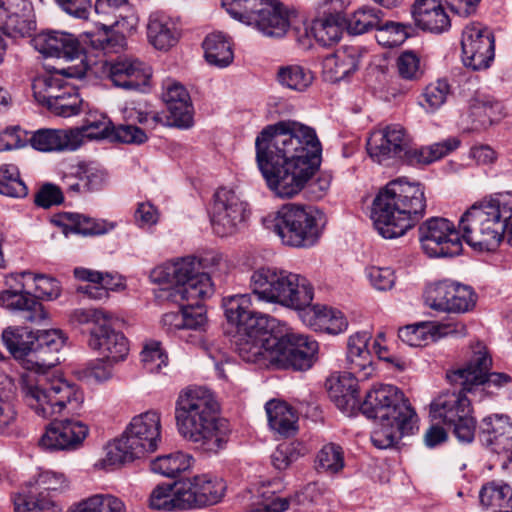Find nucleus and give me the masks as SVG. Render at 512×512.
Wrapping results in <instances>:
<instances>
[{
	"label": "nucleus",
	"instance_id": "obj_12",
	"mask_svg": "<svg viewBox=\"0 0 512 512\" xmlns=\"http://www.w3.org/2000/svg\"><path fill=\"white\" fill-rule=\"evenodd\" d=\"M221 258L215 255L206 256L200 260L195 257H185L174 262L175 286L169 292L168 300L173 303L189 300H204L213 292L211 276L199 269L208 268L209 264H219Z\"/></svg>",
	"mask_w": 512,
	"mask_h": 512
},
{
	"label": "nucleus",
	"instance_id": "obj_62",
	"mask_svg": "<svg viewBox=\"0 0 512 512\" xmlns=\"http://www.w3.org/2000/svg\"><path fill=\"white\" fill-rule=\"evenodd\" d=\"M376 30L378 43L385 47H396L403 43L407 37L405 27L397 22L380 23Z\"/></svg>",
	"mask_w": 512,
	"mask_h": 512
},
{
	"label": "nucleus",
	"instance_id": "obj_23",
	"mask_svg": "<svg viewBox=\"0 0 512 512\" xmlns=\"http://www.w3.org/2000/svg\"><path fill=\"white\" fill-rule=\"evenodd\" d=\"M36 30L30 0H0V31L12 39L30 38Z\"/></svg>",
	"mask_w": 512,
	"mask_h": 512
},
{
	"label": "nucleus",
	"instance_id": "obj_31",
	"mask_svg": "<svg viewBox=\"0 0 512 512\" xmlns=\"http://www.w3.org/2000/svg\"><path fill=\"white\" fill-rule=\"evenodd\" d=\"M106 181L105 171L92 163H80L63 177L67 192L73 196L99 191Z\"/></svg>",
	"mask_w": 512,
	"mask_h": 512
},
{
	"label": "nucleus",
	"instance_id": "obj_25",
	"mask_svg": "<svg viewBox=\"0 0 512 512\" xmlns=\"http://www.w3.org/2000/svg\"><path fill=\"white\" fill-rule=\"evenodd\" d=\"M479 439L484 446L497 454L512 455V423L507 415L494 414L482 419Z\"/></svg>",
	"mask_w": 512,
	"mask_h": 512
},
{
	"label": "nucleus",
	"instance_id": "obj_32",
	"mask_svg": "<svg viewBox=\"0 0 512 512\" xmlns=\"http://www.w3.org/2000/svg\"><path fill=\"white\" fill-rule=\"evenodd\" d=\"M31 146L39 151L76 150L81 145L78 130L44 128L35 131L30 138Z\"/></svg>",
	"mask_w": 512,
	"mask_h": 512
},
{
	"label": "nucleus",
	"instance_id": "obj_63",
	"mask_svg": "<svg viewBox=\"0 0 512 512\" xmlns=\"http://www.w3.org/2000/svg\"><path fill=\"white\" fill-rule=\"evenodd\" d=\"M399 76L406 80H417L423 74L420 57L412 50L400 53L396 61Z\"/></svg>",
	"mask_w": 512,
	"mask_h": 512
},
{
	"label": "nucleus",
	"instance_id": "obj_52",
	"mask_svg": "<svg viewBox=\"0 0 512 512\" xmlns=\"http://www.w3.org/2000/svg\"><path fill=\"white\" fill-rule=\"evenodd\" d=\"M35 348L34 353L37 355L38 361H41V357H44L47 362H53V368L58 370L61 374V370L56 367L55 363L58 361L57 358L49 360L46 355L51 352H57L64 344L65 339L62 332L56 329L38 331L35 334Z\"/></svg>",
	"mask_w": 512,
	"mask_h": 512
},
{
	"label": "nucleus",
	"instance_id": "obj_17",
	"mask_svg": "<svg viewBox=\"0 0 512 512\" xmlns=\"http://www.w3.org/2000/svg\"><path fill=\"white\" fill-rule=\"evenodd\" d=\"M371 333L359 331L351 335L347 343L349 370L333 371L326 379V384H344L345 382H364L372 378L375 372L368 348Z\"/></svg>",
	"mask_w": 512,
	"mask_h": 512
},
{
	"label": "nucleus",
	"instance_id": "obj_58",
	"mask_svg": "<svg viewBox=\"0 0 512 512\" xmlns=\"http://www.w3.org/2000/svg\"><path fill=\"white\" fill-rule=\"evenodd\" d=\"M82 99L74 86L64 88V94L47 107L55 115L71 117L78 115L82 108Z\"/></svg>",
	"mask_w": 512,
	"mask_h": 512
},
{
	"label": "nucleus",
	"instance_id": "obj_40",
	"mask_svg": "<svg viewBox=\"0 0 512 512\" xmlns=\"http://www.w3.org/2000/svg\"><path fill=\"white\" fill-rule=\"evenodd\" d=\"M181 480L173 484H159L149 496V507L164 512L187 510Z\"/></svg>",
	"mask_w": 512,
	"mask_h": 512
},
{
	"label": "nucleus",
	"instance_id": "obj_38",
	"mask_svg": "<svg viewBox=\"0 0 512 512\" xmlns=\"http://www.w3.org/2000/svg\"><path fill=\"white\" fill-rule=\"evenodd\" d=\"M269 427L281 436L294 435L298 429V417L286 402L271 399L265 404Z\"/></svg>",
	"mask_w": 512,
	"mask_h": 512
},
{
	"label": "nucleus",
	"instance_id": "obj_20",
	"mask_svg": "<svg viewBox=\"0 0 512 512\" xmlns=\"http://www.w3.org/2000/svg\"><path fill=\"white\" fill-rule=\"evenodd\" d=\"M461 46L463 63L473 70L488 68L494 58L493 33L481 23H471L464 28Z\"/></svg>",
	"mask_w": 512,
	"mask_h": 512
},
{
	"label": "nucleus",
	"instance_id": "obj_27",
	"mask_svg": "<svg viewBox=\"0 0 512 512\" xmlns=\"http://www.w3.org/2000/svg\"><path fill=\"white\" fill-rule=\"evenodd\" d=\"M31 45L47 57L66 60H74L83 52L78 39L73 34L62 31L41 32L31 39Z\"/></svg>",
	"mask_w": 512,
	"mask_h": 512
},
{
	"label": "nucleus",
	"instance_id": "obj_3",
	"mask_svg": "<svg viewBox=\"0 0 512 512\" xmlns=\"http://www.w3.org/2000/svg\"><path fill=\"white\" fill-rule=\"evenodd\" d=\"M329 397L347 416L361 412L378 422L371 434L373 445L387 449L418 429V416L397 386H374L360 399L358 386H329Z\"/></svg>",
	"mask_w": 512,
	"mask_h": 512
},
{
	"label": "nucleus",
	"instance_id": "obj_39",
	"mask_svg": "<svg viewBox=\"0 0 512 512\" xmlns=\"http://www.w3.org/2000/svg\"><path fill=\"white\" fill-rule=\"evenodd\" d=\"M459 144L460 141L457 138H448L444 141L420 148H411L409 144L401 160L413 166L428 165L454 151Z\"/></svg>",
	"mask_w": 512,
	"mask_h": 512
},
{
	"label": "nucleus",
	"instance_id": "obj_46",
	"mask_svg": "<svg viewBox=\"0 0 512 512\" xmlns=\"http://www.w3.org/2000/svg\"><path fill=\"white\" fill-rule=\"evenodd\" d=\"M72 86L63 78L55 75L37 77L32 83L35 100L49 107L64 94V88Z\"/></svg>",
	"mask_w": 512,
	"mask_h": 512
},
{
	"label": "nucleus",
	"instance_id": "obj_5",
	"mask_svg": "<svg viewBox=\"0 0 512 512\" xmlns=\"http://www.w3.org/2000/svg\"><path fill=\"white\" fill-rule=\"evenodd\" d=\"M425 208L421 184L398 178L387 183L373 200L371 219L383 238L394 239L413 228L423 217Z\"/></svg>",
	"mask_w": 512,
	"mask_h": 512
},
{
	"label": "nucleus",
	"instance_id": "obj_33",
	"mask_svg": "<svg viewBox=\"0 0 512 512\" xmlns=\"http://www.w3.org/2000/svg\"><path fill=\"white\" fill-rule=\"evenodd\" d=\"M415 24L431 33H442L450 28V18L438 0H416L412 7Z\"/></svg>",
	"mask_w": 512,
	"mask_h": 512
},
{
	"label": "nucleus",
	"instance_id": "obj_53",
	"mask_svg": "<svg viewBox=\"0 0 512 512\" xmlns=\"http://www.w3.org/2000/svg\"><path fill=\"white\" fill-rule=\"evenodd\" d=\"M0 194L11 198H24L28 194L18 168L13 164L0 167Z\"/></svg>",
	"mask_w": 512,
	"mask_h": 512
},
{
	"label": "nucleus",
	"instance_id": "obj_59",
	"mask_svg": "<svg viewBox=\"0 0 512 512\" xmlns=\"http://www.w3.org/2000/svg\"><path fill=\"white\" fill-rule=\"evenodd\" d=\"M72 373L76 381L87 383L109 381L112 377L111 368L102 360H95L79 366Z\"/></svg>",
	"mask_w": 512,
	"mask_h": 512
},
{
	"label": "nucleus",
	"instance_id": "obj_19",
	"mask_svg": "<svg viewBox=\"0 0 512 512\" xmlns=\"http://www.w3.org/2000/svg\"><path fill=\"white\" fill-rule=\"evenodd\" d=\"M89 426L75 418L55 419L46 427L39 445L51 451H76L83 447Z\"/></svg>",
	"mask_w": 512,
	"mask_h": 512
},
{
	"label": "nucleus",
	"instance_id": "obj_49",
	"mask_svg": "<svg viewBox=\"0 0 512 512\" xmlns=\"http://www.w3.org/2000/svg\"><path fill=\"white\" fill-rule=\"evenodd\" d=\"M481 504L486 508L512 509V488L502 482L484 485L479 494Z\"/></svg>",
	"mask_w": 512,
	"mask_h": 512
},
{
	"label": "nucleus",
	"instance_id": "obj_37",
	"mask_svg": "<svg viewBox=\"0 0 512 512\" xmlns=\"http://www.w3.org/2000/svg\"><path fill=\"white\" fill-rule=\"evenodd\" d=\"M0 306L11 311L24 312V319L39 323L46 318L42 304L30 292H0Z\"/></svg>",
	"mask_w": 512,
	"mask_h": 512
},
{
	"label": "nucleus",
	"instance_id": "obj_42",
	"mask_svg": "<svg viewBox=\"0 0 512 512\" xmlns=\"http://www.w3.org/2000/svg\"><path fill=\"white\" fill-rule=\"evenodd\" d=\"M204 55L211 65L223 68L230 65L234 54L230 38L222 32H213L203 41Z\"/></svg>",
	"mask_w": 512,
	"mask_h": 512
},
{
	"label": "nucleus",
	"instance_id": "obj_4",
	"mask_svg": "<svg viewBox=\"0 0 512 512\" xmlns=\"http://www.w3.org/2000/svg\"><path fill=\"white\" fill-rule=\"evenodd\" d=\"M220 404L207 386H187L175 402L179 434L202 452L217 454L229 440L227 421L219 417Z\"/></svg>",
	"mask_w": 512,
	"mask_h": 512
},
{
	"label": "nucleus",
	"instance_id": "obj_15",
	"mask_svg": "<svg viewBox=\"0 0 512 512\" xmlns=\"http://www.w3.org/2000/svg\"><path fill=\"white\" fill-rule=\"evenodd\" d=\"M249 216L248 204L230 189L220 188L214 194L210 211L213 231L220 237L231 236L240 231Z\"/></svg>",
	"mask_w": 512,
	"mask_h": 512
},
{
	"label": "nucleus",
	"instance_id": "obj_61",
	"mask_svg": "<svg viewBox=\"0 0 512 512\" xmlns=\"http://www.w3.org/2000/svg\"><path fill=\"white\" fill-rule=\"evenodd\" d=\"M305 447L300 443H282L277 446L271 455L273 466L278 470H284L296 461L301 455H304Z\"/></svg>",
	"mask_w": 512,
	"mask_h": 512
},
{
	"label": "nucleus",
	"instance_id": "obj_48",
	"mask_svg": "<svg viewBox=\"0 0 512 512\" xmlns=\"http://www.w3.org/2000/svg\"><path fill=\"white\" fill-rule=\"evenodd\" d=\"M344 467V451L340 445L327 443L318 451L315 459V468L319 473L336 475Z\"/></svg>",
	"mask_w": 512,
	"mask_h": 512
},
{
	"label": "nucleus",
	"instance_id": "obj_29",
	"mask_svg": "<svg viewBox=\"0 0 512 512\" xmlns=\"http://www.w3.org/2000/svg\"><path fill=\"white\" fill-rule=\"evenodd\" d=\"M88 344L91 349L112 362L123 361L129 353L127 338L123 333L112 329L110 323L91 328Z\"/></svg>",
	"mask_w": 512,
	"mask_h": 512
},
{
	"label": "nucleus",
	"instance_id": "obj_10",
	"mask_svg": "<svg viewBox=\"0 0 512 512\" xmlns=\"http://www.w3.org/2000/svg\"><path fill=\"white\" fill-rule=\"evenodd\" d=\"M235 20L269 37H282L290 27L289 14L279 0H222Z\"/></svg>",
	"mask_w": 512,
	"mask_h": 512
},
{
	"label": "nucleus",
	"instance_id": "obj_6",
	"mask_svg": "<svg viewBox=\"0 0 512 512\" xmlns=\"http://www.w3.org/2000/svg\"><path fill=\"white\" fill-rule=\"evenodd\" d=\"M512 219V193L497 194L488 201L473 205L459 221L464 240L474 250L493 251L507 232Z\"/></svg>",
	"mask_w": 512,
	"mask_h": 512
},
{
	"label": "nucleus",
	"instance_id": "obj_16",
	"mask_svg": "<svg viewBox=\"0 0 512 512\" xmlns=\"http://www.w3.org/2000/svg\"><path fill=\"white\" fill-rule=\"evenodd\" d=\"M419 240L429 257H453L462 251L460 233L446 218L432 217L422 223Z\"/></svg>",
	"mask_w": 512,
	"mask_h": 512
},
{
	"label": "nucleus",
	"instance_id": "obj_54",
	"mask_svg": "<svg viewBox=\"0 0 512 512\" xmlns=\"http://www.w3.org/2000/svg\"><path fill=\"white\" fill-rule=\"evenodd\" d=\"M344 22L334 18L317 17L312 24L315 39L324 46L338 42L342 36Z\"/></svg>",
	"mask_w": 512,
	"mask_h": 512
},
{
	"label": "nucleus",
	"instance_id": "obj_7",
	"mask_svg": "<svg viewBox=\"0 0 512 512\" xmlns=\"http://www.w3.org/2000/svg\"><path fill=\"white\" fill-rule=\"evenodd\" d=\"M160 438L161 420L157 412L134 416L123 435L108 446L105 458L97 466L108 469L141 458L157 449Z\"/></svg>",
	"mask_w": 512,
	"mask_h": 512
},
{
	"label": "nucleus",
	"instance_id": "obj_26",
	"mask_svg": "<svg viewBox=\"0 0 512 512\" xmlns=\"http://www.w3.org/2000/svg\"><path fill=\"white\" fill-rule=\"evenodd\" d=\"M280 279L274 304L295 310H303L311 304L314 290L305 277L284 270Z\"/></svg>",
	"mask_w": 512,
	"mask_h": 512
},
{
	"label": "nucleus",
	"instance_id": "obj_41",
	"mask_svg": "<svg viewBox=\"0 0 512 512\" xmlns=\"http://www.w3.org/2000/svg\"><path fill=\"white\" fill-rule=\"evenodd\" d=\"M15 512H61V506L49 493L25 488L13 498Z\"/></svg>",
	"mask_w": 512,
	"mask_h": 512
},
{
	"label": "nucleus",
	"instance_id": "obj_2",
	"mask_svg": "<svg viewBox=\"0 0 512 512\" xmlns=\"http://www.w3.org/2000/svg\"><path fill=\"white\" fill-rule=\"evenodd\" d=\"M257 165L268 188L279 198H292L307 185L313 199L330 189L332 175L321 172L322 146L313 128L280 121L263 129L255 141Z\"/></svg>",
	"mask_w": 512,
	"mask_h": 512
},
{
	"label": "nucleus",
	"instance_id": "obj_11",
	"mask_svg": "<svg viewBox=\"0 0 512 512\" xmlns=\"http://www.w3.org/2000/svg\"><path fill=\"white\" fill-rule=\"evenodd\" d=\"M35 334L25 327H8L2 333V340L15 359L21 360L26 373L23 375L26 383L46 382L64 384L63 374L53 368V362H47L44 357L38 361L34 353Z\"/></svg>",
	"mask_w": 512,
	"mask_h": 512
},
{
	"label": "nucleus",
	"instance_id": "obj_56",
	"mask_svg": "<svg viewBox=\"0 0 512 512\" xmlns=\"http://www.w3.org/2000/svg\"><path fill=\"white\" fill-rule=\"evenodd\" d=\"M67 485L68 482L63 473L45 470L39 471L31 477L24 486L25 488L44 491V493L50 494V492L64 489Z\"/></svg>",
	"mask_w": 512,
	"mask_h": 512
},
{
	"label": "nucleus",
	"instance_id": "obj_8",
	"mask_svg": "<svg viewBox=\"0 0 512 512\" xmlns=\"http://www.w3.org/2000/svg\"><path fill=\"white\" fill-rule=\"evenodd\" d=\"M488 397L484 386H462L446 390L430 404V416L453 428L456 438L463 443L474 439L476 423L471 416V405Z\"/></svg>",
	"mask_w": 512,
	"mask_h": 512
},
{
	"label": "nucleus",
	"instance_id": "obj_60",
	"mask_svg": "<svg viewBox=\"0 0 512 512\" xmlns=\"http://www.w3.org/2000/svg\"><path fill=\"white\" fill-rule=\"evenodd\" d=\"M202 300L180 301L177 303L183 313L184 329L203 330L207 324L206 311L200 304Z\"/></svg>",
	"mask_w": 512,
	"mask_h": 512
},
{
	"label": "nucleus",
	"instance_id": "obj_47",
	"mask_svg": "<svg viewBox=\"0 0 512 512\" xmlns=\"http://www.w3.org/2000/svg\"><path fill=\"white\" fill-rule=\"evenodd\" d=\"M192 461L193 458L189 454L175 452L157 457L151 461L150 468L154 473L174 478L188 470L191 467Z\"/></svg>",
	"mask_w": 512,
	"mask_h": 512
},
{
	"label": "nucleus",
	"instance_id": "obj_43",
	"mask_svg": "<svg viewBox=\"0 0 512 512\" xmlns=\"http://www.w3.org/2000/svg\"><path fill=\"white\" fill-rule=\"evenodd\" d=\"M62 221L67 231L84 236L105 234L115 228L113 222L91 218L79 213H64Z\"/></svg>",
	"mask_w": 512,
	"mask_h": 512
},
{
	"label": "nucleus",
	"instance_id": "obj_30",
	"mask_svg": "<svg viewBox=\"0 0 512 512\" xmlns=\"http://www.w3.org/2000/svg\"><path fill=\"white\" fill-rule=\"evenodd\" d=\"M162 98L175 127L186 129L192 126L193 106L190 95L182 84L170 80L165 82Z\"/></svg>",
	"mask_w": 512,
	"mask_h": 512
},
{
	"label": "nucleus",
	"instance_id": "obj_36",
	"mask_svg": "<svg viewBox=\"0 0 512 512\" xmlns=\"http://www.w3.org/2000/svg\"><path fill=\"white\" fill-rule=\"evenodd\" d=\"M147 36L156 49L168 50L178 42L177 23L164 13H152L147 24Z\"/></svg>",
	"mask_w": 512,
	"mask_h": 512
},
{
	"label": "nucleus",
	"instance_id": "obj_13",
	"mask_svg": "<svg viewBox=\"0 0 512 512\" xmlns=\"http://www.w3.org/2000/svg\"><path fill=\"white\" fill-rule=\"evenodd\" d=\"M24 403L42 418H49L69 407H80L84 395L78 386H20Z\"/></svg>",
	"mask_w": 512,
	"mask_h": 512
},
{
	"label": "nucleus",
	"instance_id": "obj_57",
	"mask_svg": "<svg viewBox=\"0 0 512 512\" xmlns=\"http://www.w3.org/2000/svg\"><path fill=\"white\" fill-rule=\"evenodd\" d=\"M124 503L112 495H94L80 502L74 512H124Z\"/></svg>",
	"mask_w": 512,
	"mask_h": 512
},
{
	"label": "nucleus",
	"instance_id": "obj_34",
	"mask_svg": "<svg viewBox=\"0 0 512 512\" xmlns=\"http://www.w3.org/2000/svg\"><path fill=\"white\" fill-rule=\"evenodd\" d=\"M302 311L303 322L316 331L339 334L347 329L348 322L341 311L311 304Z\"/></svg>",
	"mask_w": 512,
	"mask_h": 512
},
{
	"label": "nucleus",
	"instance_id": "obj_64",
	"mask_svg": "<svg viewBox=\"0 0 512 512\" xmlns=\"http://www.w3.org/2000/svg\"><path fill=\"white\" fill-rule=\"evenodd\" d=\"M450 94V85L446 80L439 79L430 83L424 90L423 98L425 106L431 111L441 107L447 100Z\"/></svg>",
	"mask_w": 512,
	"mask_h": 512
},
{
	"label": "nucleus",
	"instance_id": "obj_21",
	"mask_svg": "<svg viewBox=\"0 0 512 512\" xmlns=\"http://www.w3.org/2000/svg\"><path fill=\"white\" fill-rule=\"evenodd\" d=\"M492 359L486 347L478 344L465 367L446 373L451 384H502L512 381L505 373L489 372Z\"/></svg>",
	"mask_w": 512,
	"mask_h": 512
},
{
	"label": "nucleus",
	"instance_id": "obj_24",
	"mask_svg": "<svg viewBox=\"0 0 512 512\" xmlns=\"http://www.w3.org/2000/svg\"><path fill=\"white\" fill-rule=\"evenodd\" d=\"M181 484L187 509L217 504L226 491V485L222 479L208 474L183 479Z\"/></svg>",
	"mask_w": 512,
	"mask_h": 512
},
{
	"label": "nucleus",
	"instance_id": "obj_45",
	"mask_svg": "<svg viewBox=\"0 0 512 512\" xmlns=\"http://www.w3.org/2000/svg\"><path fill=\"white\" fill-rule=\"evenodd\" d=\"M276 80L284 88L304 92L312 85L314 74L303 65L287 64L278 67Z\"/></svg>",
	"mask_w": 512,
	"mask_h": 512
},
{
	"label": "nucleus",
	"instance_id": "obj_50",
	"mask_svg": "<svg viewBox=\"0 0 512 512\" xmlns=\"http://www.w3.org/2000/svg\"><path fill=\"white\" fill-rule=\"evenodd\" d=\"M137 24L138 17L134 13L131 12L124 16L119 15V19L116 20L113 24V28L115 29L118 36L115 40H113L108 37L107 33H105L104 35L97 38L99 47L106 52L112 51L116 46L123 47L126 35L132 34L136 30ZM95 42L96 40L92 41L93 44Z\"/></svg>",
	"mask_w": 512,
	"mask_h": 512
},
{
	"label": "nucleus",
	"instance_id": "obj_44",
	"mask_svg": "<svg viewBox=\"0 0 512 512\" xmlns=\"http://www.w3.org/2000/svg\"><path fill=\"white\" fill-rule=\"evenodd\" d=\"M74 276L90 284L80 286L77 291L86 294L90 299L101 300L108 297V290L112 289V276L87 268H75Z\"/></svg>",
	"mask_w": 512,
	"mask_h": 512
},
{
	"label": "nucleus",
	"instance_id": "obj_14",
	"mask_svg": "<svg viewBox=\"0 0 512 512\" xmlns=\"http://www.w3.org/2000/svg\"><path fill=\"white\" fill-rule=\"evenodd\" d=\"M328 494L330 490L324 484L313 482L307 484L301 494L283 497L266 487H261L255 492L247 491L243 495V500L248 512H285L291 506L299 505L301 496L310 503H317Z\"/></svg>",
	"mask_w": 512,
	"mask_h": 512
},
{
	"label": "nucleus",
	"instance_id": "obj_35",
	"mask_svg": "<svg viewBox=\"0 0 512 512\" xmlns=\"http://www.w3.org/2000/svg\"><path fill=\"white\" fill-rule=\"evenodd\" d=\"M359 68L357 49L350 47L338 49L324 57L322 73L326 81L336 83L347 78Z\"/></svg>",
	"mask_w": 512,
	"mask_h": 512
},
{
	"label": "nucleus",
	"instance_id": "obj_9",
	"mask_svg": "<svg viewBox=\"0 0 512 512\" xmlns=\"http://www.w3.org/2000/svg\"><path fill=\"white\" fill-rule=\"evenodd\" d=\"M269 226L282 244L294 248H310L320 239L324 216L309 205L288 203L283 205L270 220Z\"/></svg>",
	"mask_w": 512,
	"mask_h": 512
},
{
	"label": "nucleus",
	"instance_id": "obj_28",
	"mask_svg": "<svg viewBox=\"0 0 512 512\" xmlns=\"http://www.w3.org/2000/svg\"><path fill=\"white\" fill-rule=\"evenodd\" d=\"M107 71L113 84L126 90H140L146 87L152 75L147 64L130 58L109 63Z\"/></svg>",
	"mask_w": 512,
	"mask_h": 512
},
{
	"label": "nucleus",
	"instance_id": "obj_55",
	"mask_svg": "<svg viewBox=\"0 0 512 512\" xmlns=\"http://www.w3.org/2000/svg\"><path fill=\"white\" fill-rule=\"evenodd\" d=\"M142 368L146 373L159 374L168 367V355L159 342L146 343L140 352Z\"/></svg>",
	"mask_w": 512,
	"mask_h": 512
},
{
	"label": "nucleus",
	"instance_id": "obj_18",
	"mask_svg": "<svg viewBox=\"0 0 512 512\" xmlns=\"http://www.w3.org/2000/svg\"><path fill=\"white\" fill-rule=\"evenodd\" d=\"M424 299L426 305L433 310L465 313L475 307L477 295L470 286L443 280L429 284L425 289Z\"/></svg>",
	"mask_w": 512,
	"mask_h": 512
},
{
	"label": "nucleus",
	"instance_id": "obj_22",
	"mask_svg": "<svg viewBox=\"0 0 512 512\" xmlns=\"http://www.w3.org/2000/svg\"><path fill=\"white\" fill-rule=\"evenodd\" d=\"M410 138L400 124H389L375 129L368 141L367 152L374 162L387 164L390 160H401Z\"/></svg>",
	"mask_w": 512,
	"mask_h": 512
},
{
	"label": "nucleus",
	"instance_id": "obj_1",
	"mask_svg": "<svg viewBox=\"0 0 512 512\" xmlns=\"http://www.w3.org/2000/svg\"><path fill=\"white\" fill-rule=\"evenodd\" d=\"M283 271L271 266L255 269L250 276L251 293L227 296L223 307L227 320L237 326L235 349L244 361L305 371L316 361L318 343L296 332L273 335L269 332L273 318L259 311L262 302L274 304Z\"/></svg>",
	"mask_w": 512,
	"mask_h": 512
},
{
	"label": "nucleus",
	"instance_id": "obj_51",
	"mask_svg": "<svg viewBox=\"0 0 512 512\" xmlns=\"http://www.w3.org/2000/svg\"><path fill=\"white\" fill-rule=\"evenodd\" d=\"M382 11L373 7L363 6L356 10L347 20L348 32L360 35L377 29L381 23Z\"/></svg>",
	"mask_w": 512,
	"mask_h": 512
}]
</instances>
